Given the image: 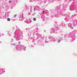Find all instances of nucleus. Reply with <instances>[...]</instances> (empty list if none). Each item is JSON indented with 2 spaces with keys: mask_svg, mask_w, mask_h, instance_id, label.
<instances>
[{
  "mask_svg": "<svg viewBox=\"0 0 77 77\" xmlns=\"http://www.w3.org/2000/svg\"><path fill=\"white\" fill-rule=\"evenodd\" d=\"M16 16H17V14H15V15L14 16V17H16Z\"/></svg>",
  "mask_w": 77,
  "mask_h": 77,
  "instance_id": "nucleus-3",
  "label": "nucleus"
},
{
  "mask_svg": "<svg viewBox=\"0 0 77 77\" xmlns=\"http://www.w3.org/2000/svg\"><path fill=\"white\" fill-rule=\"evenodd\" d=\"M70 2H71V0H70Z\"/></svg>",
  "mask_w": 77,
  "mask_h": 77,
  "instance_id": "nucleus-5",
  "label": "nucleus"
},
{
  "mask_svg": "<svg viewBox=\"0 0 77 77\" xmlns=\"http://www.w3.org/2000/svg\"><path fill=\"white\" fill-rule=\"evenodd\" d=\"M33 20H34V21H36V18H33Z\"/></svg>",
  "mask_w": 77,
  "mask_h": 77,
  "instance_id": "nucleus-2",
  "label": "nucleus"
},
{
  "mask_svg": "<svg viewBox=\"0 0 77 77\" xmlns=\"http://www.w3.org/2000/svg\"><path fill=\"white\" fill-rule=\"evenodd\" d=\"M44 12H45V11H43V14H44Z\"/></svg>",
  "mask_w": 77,
  "mask_h": 77,
  "instance_id": "nucleus-4",
  "label": "nucleus"
},
{
  "mask_svg": "<svg viewBox=\"0 0 77 77\" xmlns=\"http://www.w3.org/2000/svg\"><path fill=\"white\" fill-rule=\"evenodd\" d=\"M7 21H11V19L9 18H7Z\"/></svg>",
  "mask_w": 77,
  "mask_h": 77,
  "instance_id": "nucleus-1",
  "label": "nucleus"
},
{
  "mask_svg": "<svg viewBox=\"0 0 77 77\" xmlns=\"http://www.w3.org/2000/svg\"><path fill=\"white\" fill-rule=\"evenodd\" d=\"M10 2H11V1Z\"/></svg>",
  "mask_w": 77,
  "mask_h": 77,
  "instance_id": "nucleus-6",
  "label": "nucleus"
}]
</instances>
